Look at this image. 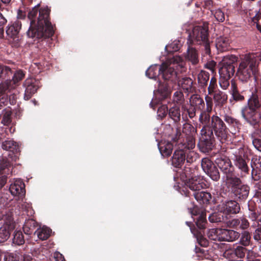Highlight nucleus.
Returning <instances> with one entry per match:
<instances>
[{
    "mask_svg": "<svg viewBox=\"0 0 261 261\" xmlns=\"http://www.w3.org/2000/svg\"><path fill=\"white\" fill-rule=\"evenodd\" d=\"M39 6V4L35 6L28 14L31 22L27 34L32 38L39 39L44 36L49 37L54 34L53 26L48 20L49 10L47 7L40 9L37 21L36 22L35 18L38 14Z\"/></svg>",
    "mask_w": 261,
    "mask_h": 261,
    "instance_id": "1",
    "label": "nucleus"
},
{
    "mask_svg": "<svg viewBox=\"0 0 261 261\" xmlns=\"http://www.w3.org/2000/svg\"><path fill=\"white\" fill-rule=\"evenodd\" d=\"M261 60V53L258 54L249 53L240 58L237 75L242 82L248 81L258 71V62Z\"/></svg>",
    "mask_w": 261,
    "mask_h": 261,
    "instance_id": "2",
    "label": "nucleus"
},
{
    "mask_svg": "<svg viewBox=\"0 0 261 261\" xmlns=\"http://www.w3.org/2000/svg\"><path fill=\"white\" fill-rule=\"evenodd\" d=\"M184 66L183 59L179 56H174L172 59L166 61L160 66L159 69L160 75L165 81L175 82L176 81V72L174 69L175 67H179L182 68Z\"/></svg>",
    "mask_w": 261,
    "mask_h": 261,
    "instance_id": "3",
    "label": "nucleus"
},
{
    "mask_svg": "<svg viewBox=\"0 0 261 261\" xmlns=\"http://www.w3.org/2000/svg\"><path fill=\"white\" fill-rule=\"evenodd\" d=\"M205 44L206 51H210L209 43L208 40V27L205 24L202 25L195 26L192 32L189 33L187 43Z\"/></svg>",
    "mask_w": 261,
    "mask_h": 261,
    "instance_id": "4",
    "label": "nucleus"
},
{
    "mask_svg": "<svg viewBox=\"0 0 261 261\" xmlns=\"http://www.w3.org/2000/svg\"><path fill=\"white\" fill-rule=\"evenodd\" d=\"M237 61V58L234 55H229L224 57L222 61V66L219 69V72L221 78L229 79L234 73L235 67L233 63Z\"/></svg>",
    "mask_w": 261,
    "mask_h": 261,
    "instance_id": "5",
    "label": "nucleus"
},
{
    "mask_svg": "<svg viewBox=\"0 0 261 261\" xmlns=\"http://www.w3.org/2000/svg\"><path fill=\"white\" fill-rule=\"evenodd\" d=\"M211 127L216 135L221 139L227 137V129L222 120L217 116L213 115L211 118Z\"/></svg>",
    "mask_w": 261,
    "mask_h": 261,
    "instance_id": "6",
    "label": "nucleus"
},
{
    "mask_svg": "<svg viewBox=\"0 0 261 261\" xmlns=\"http://www.w3.org/2000/svg\"><path fill=\"white\" fill-rule=\"evenodd\" d=\"M226 183L228 186H231L234 189L236 194L243 196L248 195V188L242 186L240 179L233 175L231 173L226 174Z\"/></svg>",
    "mask_w": 261,
    "mask_h": 261,
    "instance_id": "7",
    "label": "nucleus"
},
{
    "mask_svg": "<svg viewBox=\"0 0 261 261\" xmlns=\"http://www.w3.org/2000/svg\"><path fill=\"white\" fill-rule=\"evenodd\" d=\"M243 118L251 125L257 124L261 119V113L248 107L245 106L241 110Z\"/></svg>",
    "mask_w": 261,
    "mask_h": 261,
    "instance_id": "8",
    "label": "nucleus"
},
{
    "mask_svg": "<svg viewBox=\"0 0 261 261\" xmlns=\"http://www.w3.org/2000/svg\"><path fill=\"white\" fill-rule=\"evenodd\" d=\"M4 223L0 228V243L7 241L10 234V232L14 229V223L11 215L8 214L4 218Z\"/></svg>",
    "mask_w": 261,
    "mask_h": 261,
    "instance_id": "9",
    "label": "nucleus"
},
{
    "mask_svg": "<svg viewBox=\"0 0 261 261\" xmlns=\"http://www.w3.org/2000/svg\"><path fill=\"white\" fill-rule=\"evenodd\" d=\"M218 210L226 215V217L231 214H237L240 211V206L235 201L229 200L222 202L218 206Z\"/></svg>",
    "mask_w": 261,
    "mask_h": 261,
    "instance_id": "10",
    "label": "nucleus"
},
{
    "mask_svg": "<svg viewBox=\"0 0 261 261\" xmlns=\"http://www.w3.org/2000/svg\"><path fill=\"white\" fill-rule=\"evenodd\" d=\"M243 149L240 147L238 151L233 153L232 159L234 165L240 170L242 175H245L248 173L249 167L246 160L243 158Z\"/></svg>",
    "mask_w": 261,
    "mask_h": 261,
    "instance_id": "11",
    "label": "nucleus"
},
{
    "mask_svg": "<svg viewBox=\"0 0 261 261\" xmlns=\"http://www.w3.org/2000/svg\"><path fill=\"white\" fill-rule=\"evenodd\" d=\"M205 99L206 102V111H202L201 113L199 120L203 127H210V125H211L210 113L212 110V98L208 95H206Z\"/></svg>",
    "mask_w": 261,
    "mask_h": 261,
    "instance_id": "12",
    "label": "nucleus"
},
{
    "mask_svg": "<svg viewBox=\"0 0 261 261\" xmlns=\"http://www.w3.org/2000/svg\"><path fill=\"white\" fill-rule=\"evenodd\" d=\"M185 185L193 191H199L207 187L205 181L200 176H194L190 178L186 181Z\"/></svg>",
    "mask_w": 261,
    "mask_h": 261,
    "instance_id": "13",
    "label": "nucleus"
},
{
    "mask_svg": "<svg viewBox=\"0 0 261 261\" xmlns=\"http://www.w3.org/2000/svg\"><path fill=\"white\" fill-rule=\"evenodd\" d=\"M24 86L25 87L24 98L28 100L31 95L37 91L39 87V83L36 80L30 78L25 81Z\"/></svg>",
    "mask_w": 261,
    "mask_h": 261,
    "instance_id": "14",
    "label": "nucleus"
},
{
    "mask_svg": "<svg viewBox=\"0 0 261 261\" xmlns=\"http://www.w3.org/2000/svg\"><path fill=\"white\" fill-rule=\"evenodd\" d=\"M219 241L232 242L237 240L240 234L233 230L220 228Z\"/></svg>",
    "mask_w": 261,
    "mask_h": 261,
    "instance_id": "15",
    "label": "nucleus"
},
{
    "mask_svg": "<svg viewBox=\"0 0 261 261\" xmlns=\"http://www.w3.org/2000/svg\"><path fill=\"white\" fill-rule=\"evenodd\" d=\"M24 187L23 181L21 179H18L10 185L9 190L14 196L21 197L25 194Z\"/></svg>",
    "mask_w": 261,
    "mask_h": 261,
    "instance_id": "16",
    "label": "nucleus"
},
{
    "mask_svg": "<svg viewBox=\"0 0 261 261\" xmlns=\"http://www.w3.org/2000/svg\"><path fill=\"white\" fill-rule=\"evenodd\" d=\"M2 147L4 150L15 153L16 154L14 156L11 155L10 153L8 154V156L11 158L12 160L14 161L17 160L18 158L17 153L19 151V148L16 142L13 140H6L2 143Z\"/></svg>",
    "mask_w": 261,
    "mask_h": 261,
    "instance_id": "17",
    "label": "nucleus"
},
{
    "mask_svg": "<svg viewBox=\"0 0 261 261\" xmlns=\"http://www.w3.org/2000/svg\"><path fill=\"white\" fill-rule=\"evenodd\" d=\"M216 164L220 170L226 174L232 172L233 168L230 160L226 157H220L215 160Z\"/></svg>",
    "mask_w": 261,
    "mask_h": 261,
    "instance_id": "18",
    "label": "nucleus"
},
{
    "mask_svg": "<svg viewBox=\"0 0 261 261\" xmlns=\"http://www.w3.org/2000/svg\"><path fill=\"white\" fill-rule=\"evenodd\" d=\"M20 29V22L19 21H16L12 25L8 27L6 33L11 38L13 39L14 41L17 42L19 40L18 34Z\"/></svg>",
    "mask_w": 261,
    "mask_h": 261,
    "instance_id": "19",
    "label": "nucleus"
},
{
    "mask_svg": "<svg viewBox=\"0 0 261 261\" xmlns=\"http://www.w3.org/2000/svg\"><path fill=\"white\" fill-rule=\"evenodd\" d=\"M185 161V152L182 150H176L172 159V163L175 167H180Z\"/></svg>",
    "mask_w": 261,
    "mask_h": 261,
    "instance_id": "20",
    "label": "nucleus"
},
{
    "mask_svg": "<svg viewBox=\"0 0 261 261\" xmlns=\"http://www.w3.org/2000/svg\"><path fill=\"white\" fill-rule=\"evenodd\" d=\"M173 83L170 81H166L162 84H159V91L163 98H166L170 95L172 89L173 88Z\"/></svg>",
    "mask_w": 261,
    "mask_h": 261,
    "instance_id": "21",
    "label": "nucleus"
},
{
    "mask_svg": "<svg viewBox=\"0 0 261 261\" xmlns=\"http://www.w3.org/2000/svg\"><path fill=\"white\" fill-rule=\"evenodd\" d=\"M158 146L163 156H168L171 155L172 152L173 145L170 142L165 141H162L158 144Z\"/></svg>",
    "mask_w": 261,
    "mask_h": 261,
    "instance_id": "22",
    "label": "nucleus"
},
{
    "mask_svg": "<svg viewBox=\"0 0 261 261\" xmlns=\"http://www.w3.org/2000/svg\"><path fill=\"white\" fill-rule=\"evenodd\" d=\"M255 110L259 111L261 107V102L258 95L255 93H253L250 97L248 99L247 105L246 106Z\"/></svg>",
    "mask_w": 261,
    "mask_h": 261,
    "instance_id": "23",
    "label": "nucleus"
},
{
    "mask_svg": "<svg viewBox=\"0 0 261 261\" xmlns=\"http://www.w3.org/2000/svg\"><path fill=\"white\" fill-rule=\"evenodd\" d=\"M229 40L226 37H220L217 39L216 46L218 50L224 51L228 49Z\"/></svg>",
    "mask_w": 261,
    "mask_h": 261,
    "instance_id": "24",
    "label": "nucleus"
},
{
    "mask_svg": "<svg viewBox=\"0 0 261 261\" xmlns=\"http://www.w3.org/2000/svg\"><path fill=\"white\" fill-rule=\"evenodd\" d=\"M258 137H261V127L260 129L255 130L251 134V139L253 146L257 150L261 151V139L258 138Z\"/></svg>",
    "mask_w": 261,
    "mask_h": 261,
    "instance_id": "25",
    "label": "nucleus"
},
{
    "mask_svg": "<svg viewBox=\"0 0 261 261\" xmlns=\"http://www.w3.org/2000/svg\"><path fill=\"white\" fill-rule=\"evenodd\" d=\"M196 200L199 203H205L211 199V195L209 193L204 191L196 192L194 194Z\"/></svg>",
    "mask_w": 261,
    "mask_h": 261,
    "instance_id": "26",
    "label": "nucleus"
},
{
    "mask_svg": "<svg viewBox=\"0 0 261 261\" xmlns=\"http://www.w3.org/2000/svg\"><path fill=\"white\" fill-rule=\"evenodd\" d=\"M51 232V229L48 227L43 226L42 228L37 229L35 232V234L37 235L39 239L45 240L50 236Z\"/></svg>",
    "mask_w": 261,
    "mask_h": 261,
    "instance_id": "27",
    "label": "nucleus"
},
{
    "mask_svg": "<svg viewBox=\"0 0 261 261\" xmlns=\"http://www.w3.org/2000/svg\"><path fill=\"white\" fill-rule=\"evenodd\" d=\"M227 99V95L225 93L218 91H216L214 95V100L218 106H222L226 102Z\"/></svg>",
    "mask_w": 261,
    "mask_h": 261,
    "instance_id": "28",
    "label": "nucleus"
},
{
    "mask_svg": "<svg viewBox=\"0 0 261 261\" xmlns=\"http://www.w3.org/2000/svg\"><path fill=\"white\" fill-rule=\"evenodd\" d=\"M187 58L193 64H196L198 62V55L196 49L190 47V46L187 49Z\"/></svg>",
    "mask_w": 261,
    "mask_h": 261,
    "instance_id": "29",
    "label": "nucleus"
},
{
    "mask_svg": "<svg viewBox=\"0 0 261 261\" xmlns=\"http://www.w3.org/2000/svg\"><path fill=\"white\" fill-rule=\"evenodd\" d=\"M178 85L183 90L188 92L192 88V81L189 77H183L178 82Z\"/></svg>",
    "mask_w": 261,
    "mask_h": 261,
    "instance_id": "30",
    "label": "nucleus"
},
{
    "mask_svg": "<svg viewBox=\"0 0 261 261\" xmlns=\"http://www.w3.org/2000/svg\"><path fill=\"white\" fill-rule=\"evenodd\" d=\"M231 94L233 99L236 101H242L244 99V96L242 95L237 89V85L234 82L231 83Z\"/></svg>",
    "mask_w": 261,
    "mask_h": 261,
    "instance_id": "31",
    "label": "nucleus"
},
{
    "mask_svg": "<svg viewBox=\"0 0 261 261\" xmlns=\"http://www.w3.org/2000/svg\"><path fill=\"white\" fill-rule=\"evenodd\" d=\"M24 243V236L22 232L19 230H16L14 232L12 239V243L17 245H21Z\"/></svg>",
    "mask_w": 261,
    "mask_h": 261,
    "instance_id": "32",
    "label": "nucleus"
},
{
    "mask_svg": "<svg viewBox=\"0 0 261 261\" xmlns=\"http://www.w3.org/2000/svg\"><path fill=\"white\" fill-rule=\"evenodd\" d=\"M160 68L157 65L151 66L146 71V75L150 79H154L160 75Z\"/></svg>",
    "mask_w": 261,
    "mask_h": 261,
    "instance_id": "33",
    "label": "nucleus"
},
{
    "mask_svg": "<svg viewBox=\"0 0 261 261\" xmlns=\"http://www.w3.org/2000/svg\"><path fill=\"white\" fill-rule=\"evenodd\" d=\"M201 140L204 141H208L211 139L213 136V131L209 127H202L200 131Z\"/></svg>",
    "mask_w": 261,
    "mask_h": 261,
    "instance_id": "34",
    "label": "nucleus"
},
{
    "mask_svg": "<svg viewBox=\"0 0 261 261\" xmlns=\"http://www.w3.org/2000/svg\"><path fill=\"white\" fill-rule=\"evenodd\" d=\"M201 167L203 171L207 173L215 167L213 162L208 158H204L201 161Z\"/></svg>",
    "mask_w": 261,
    "mask_h": 261,
    "instance_id": "35",
    "label": "nucleus"
},
{
    "mask_svg": "<svg viewBox=\"0 0 261 261\" xmlns=\"http://www.w3.org/2000/svg\"><path fill=\"white\" fill-rule=\"evenodd\" d=\"M169 115L175 121H178L180 116L179 108L176 106L173 107L169 110Z\"/></svg>",
    "mask_w": 261,
    "mask_h": 261,
    "instance_id": "36",
    "label": "nucleus"
},
{
    "mask_svg": "<svg viewBox=\"0 0 261 261\" xmlns=\"http://www.w3.org/2000/svg\"><path fill=\"white\" fill-rule=\"evenodd\" d=\"M20 254L18 251L14 252H7L5 255V261H19Z\"/></svg>",
    "mask_w": 261,
    "mask_h": 261,
    "instance_id": "37",
    "label": "nucleus"
},
{
    "mask_svg": "<svg viewBox=\"0 0 261 261\" xmlns=\"http://www.w3.org/2000/svg\"><path fill=\"white\" fill-rule=\"evenodd\" d=\"M220 228L211 229L207 232V236L212 240H219Z\"/></svg>",
    "mask_w": 261,
    "mask_h": 261,
    "instance_id": "38",
    "label": "nucleus"
},
{
    "mask_svg": "<svg viewBox=\"0 0 261 261\" xmlns=\"http://www.w3.org/2000/svg\"><path fill=\"white\" fill-rule=\"evenodd\" d=\"M195 103V107L199 110H202L205 106L204 101L200 97H195L192 98L191 105H194Z\"/></svg>",
    "mask_w": 261,
    "mask_h": 261,
    "instance_id": "39",
    "label": "nucleus"
},
{
    "mask_svg": "<svg viewBox=\"0 0 261 261\" xmlns=\"http://www.w3.org/2000/svg\"><path fill=\"white\" fill-rule=\"evenodd\" d=\"M225 257L228 258L229 261H237V257L235 256L234 249L230 248L225 250L223 253Z\"/></svg>",
    "mask_w": 261,
    "mask_h": 261,
    "instance_id": "40",
    "label": "nucleus"
},
{
    "mask_svg": "<svg viewBox=\"0 0 261 261\" xmlns=\"http://www.w3.org/2000/svg\"><path fill=\"white\" fill-rule=\"evenodd\" d=\"M250 238L249 233L247 231H244L242 233L240 243L245 246H248L250 244Z\"/></svg>",
    "mask_w": 261,
    "mask_h": 261,
    "instance_id": "41",
    "label": "nucleus"
},
{
    "mask_svg": "<svg viewBox=\"0 0 261 261\" xmlns=\"http://www.w3.org/2000/svg\"><path fill=\"white\" fill-rule=\"evenodd\" d=\"M11 74L12 71L9 67L0 65V77L5 78Z\"/></svg>",
    "mask_w": 261,
    "mask_h": 261,
    "instance_id": "42",
    "label": "nucleus"
},
{
    "mask_svg": "<svg viewBox=\"0 0 261 261\" xmlns=\"http://www.w3.org/2000/svg\"><path fill=\"white\" fill-rule=\"evenodd\" d=\"M225 120L228 124L232 125V126L234 127V131L232 130L231 132L232 134H236L238 131V130L236 129V127L238 128L239 125L238 121L230 116H226Z\"/></svg>",
    "mask_w": 261,
    "mask_h": 261,
    "instance_id": "43",
    "label": "nucleus"
},
{
    "mask_svg": "<svg viewBox=\"0 0 261 261\" xmlns=\"http://www.w3.org/2000/svg\"><path fill=\"white\" fill-rule=\"evenodd\" d=\"M210 177L215 181H217L220 178V175L218 170L215 167L210 171V172L206 173Z\"/></svg>",
    "mask_w": 261,
    "mask_h": 261,
    "instance_id": "44",
    "label": "nucleus"
},
{
    "mask_svg": "<svg viewBox=\"0 0 261 261\" xmlns=\"http://www.w3.org/2000/svg\"><path fill=\"white\" fill-rule=\"evenodd\" d=\"M216 19L219 22H223L225 20L224 13L220 9H216L214 13Z\"/></svg>",
    "mask_w": 261,
    "mask_h": 261,
    "instance_id": "45",
    "label": "nucleus"
},
{
    "mask_svg": "<svg viewBox=\"0 0 261 261\" xmlns=\"http://www.w3.org/2000/svg\"><path fill=\"white\" fill-rule=\"evenodd\" d=\"M184 95L180 91H176L173 95V101L174 102L180 104L184 101Z\"/></svg>",
    "mask_w": 261,
    "mask_h": 261,
    "instance_id": "46",
    "label": "nucleus"
},
{
    "mask_svg": "<svg viewBox=\"0 0 261 261\" xmlns=\"http://www.w3.org/2000/svg\"><path fill=\"white\" fill-rule=\"evenodd\" d=\"M235 256L237 257V261L245 256V248L243 247L238 246L234 249Z\"/></svg>",
    "mask_w": 261,
    "mask_h": 261,
    "instance_id": "47",
    "label": "nucleus"
},
{
    "mask_svg": "<svg viewBox=\"0 0 261 261\" xmlns=\"http://www.w3.org/2000/svg\"><path fill=\"white\" fill-rule=\"evenodd\" d=\"M10 166L9 162L7 160L3 159L0 163V173H7L6 170Z\"/></svg>",
    "mask_w": 261,
    "mask_h": 261,
    "instance_id": "48",
    "label": "nucleus"
},
{
    "mask_svg": "<svg viewBox=\"0 0 261 261\" xmlns=\"http://www.w3.org/2000/svg\"><path fill=\"white\" fill-rule=\"evenodd\" d=\"M165 48L170 52H174L177 51L179 48L178 41H174L173 43L166 46Z\"/></svg>",
    "mask_w": 261,
    "mask_h": 261,
    "instance_id": "49",
    "label": "nucleus"
},
{
    "mask_svg": "<svg viewBox=\"0 0 261 261\" xmlns=\"http://www.w3.org/2000/svg\"><path fill=\"white\" fill-rule=\"evenodd\" d=\"M24 74L21 70L17 71L13 75V82L14 84H16L21 81L24 77Z\"/></svg>",
    "mask_w": 261,
    "mask_h": 261,
    "instance_id": "50",
    "label": "nucleus"
},
{
    "mask_svg": "<svg viewBox=\"0 0 261 261\" xmlns=\"http://www.w3.org/2000/svg\"><path fill=\"white\" fill-rule=\"evenodd\" d=\"M11 113L10 111H6L3 117L2 123L5 125H8L11 123Z\"/></svg>",
    "mask_w": 261,
    "mask_h": 261,
    "instance_id": "51",
    "label": "nucleus"
},
{
    "mask_svg": "<svg viewBox=\"0 0 261 261\" xmlns=\"http://www.w3.org/2000/svg\"><path fill=\"white\" fill-rule=\"evenodd\" d=\"M185 147L188 149H191L195 147V142L194 138L192 136H189L187 139L186 143H185Z\"/></svg>",
    "mask_w": 261,
    "mask_h": 261,
    "instance_id": "52",
    "label": "nucleus"
},
{
    "mask_svg": "<svg viewBox=\"0 0 261 261\" xmlns=\"http://www.w3.org/2000/svg\"><path fill=\"white\" fill-rule=\"evenodd\" d=\"M168 112V108L166 105L161 106L158 110V116L161 118L164 117Z\"/></svg>",
    "mask_w": 261,
    "mask_h": 261,
    "instance_id": "53",
    "label": "nucleus"
},
{
    "mask_svg": "<svg viewBox=\"0 0 261 261\" xmlns=\"http://www.w3.org/2000/svg\"><path fill=\"white\" fill-rule=\"evenodd\" d=\"M216 87V80L213 77L212 78L210 85L208 87V93L210 95H212L216 91H215V88Z\"/></svg>",
    "mask_w": 261,
    "mask_h": 261,
    "instance_id": "54",
    "label": "nucleus"
},
{
    "mask_svg": "<svg viewBox=\"0 0 261 261\" xmlns=\"http://www.w3.org/2000/svg\"><path fill=\"white\" fill-rule=\"evenodd\" d=\"M205 222V216L203 215H200L196 222V225L199 228L203 229L204 228Z\"/></svg>",
    "mask_w": 261,
    "mask_h": 261,
    "instance_id": "55",
    "label": "nucleus"
},
{
    "mask_svg": "<svg viewBox=\"0 0 261 261\" xmlns=\"http://www.w3.org/2000/svg\"><path fill=\"white\" fill-rule=\"evenodd\" d=\"M240 220L241 221V222L239 226V227L242 229H247L249 225L248 220L244 218H240Z\"/></svg>",
    "mask_w": 261,
    "mask_h": 261,
    "instance_id": "56",
    "label": "nucleus"
},
{
    "mask_svg": "<svg viewBox=\"0 0 261 261\" xmlns=\"http://www.w3.org/2000/svg\"><path fill=\"white\" fill-rule=\"evenodd\" d=\"M228 80L220 77V85L222 89H226L228 88L229 85Z\"/></svg>",
    "mask_w": 261,
    "mask_h": 261,
    "instance_id": "57",
    "label": "nucleus"
},
{
    "mask_svg": "<svg viewBox=\"0 0 261 261\" xmlns=\"http://www.w3.org/2000/svg\"><path fill=\"white\" fill-rule=\"evenodd\" d=\"M196 158V154L194 151H189L187 156V162L188 163L193 162Z\"/></svg>",
    "mask_w": 261,
    "mask_h": 261,
    "instance_id": "58",
    "label": "nucleus"
},
{
    "mask_svg": "<svg viewBox=\"0 0 261 261\" xmlns=\"http://www.w3.org/2000/svg\"><path fill=\"white\" fill-rule=\"evenodd\" d=\"M241 221L240 219H234L227 222L228 225L232 227H237L239 226Z\"/></svg>",
    "mask_w": 261,
    "mask_h": 261,
    "instance_id": "59",
    "label": "nucleus"
},
{
    "mask_svg": "<svg viewBox=\"0 0 261 261\" xmlns=\"http://www.w3.org/2000/svg\"><path fill=\"white\" fill-rule=\"evenodd\" d=\"M216 65V63L214 61H210L206 63L205 67L206 68L210 69L212 72H214Z\"/></svg>",
    "mask_w": 261,
    "mask_h": 261,
    "instance_id": "60",
    "label": "nucleus"
},
{
    "mask_svg": "<svg viewBox=\"0 0 261 261\" xmlns=\"http://www.w3.org/2000/svg\"><path fill=\"white\" fill-rule=\"evenodd\" d=\"M247 261H260L258 258H256L252 251H249Z\"/></svg>",
    "mask_w": 261,
    "mask_h": 261,
    "instance_id": "61",
    "label": "nucleus"
},
{
    "mask_svg": "<svg viewBox=\"0 0 261 261\" xmlns=\"http://www.w3.org/2000/svg\"><path fill=\"white\" fill-rule=\"evenodd\" d=\"M254 239L257 241L261 240V228L255 230L254 233Z\"/></svg>",
    "mask_w": 261,
    "mask_h": 261,
    "instance_id": "62",
    "label": "nucleus"
},
{
    "mask_svg": "<svg viewBox=\"0 0 261 261\" xmlns=\"http://www.w3.org/2000/svg\"><path fill=\"white\" fill-rule=\"evenodd\" d=\"M54 258L56 261H64V259L62 255L59 252L55 253Z\"/></svg>",
    "mask_w": 261,
    "mask_h": 261,
    "instance_id": "63",
    "label": "nucleus"
},
{
    "mask_svg": "<svg viewBox=\"0 0 261 261\" xmlns=\"http://www.w3.org/2000/svg\"><path fill=\"white\" fill-rule=\"evenodd\" d=\"M8 103L7 97H5V95H3V97L0 99V107H2L3 105H6Z\"/></svg>",
    "mask_w": 261,
    "mask_h": 261,
    "instance_id": "64",
    "label": "nucleus"
}]
</instances>
